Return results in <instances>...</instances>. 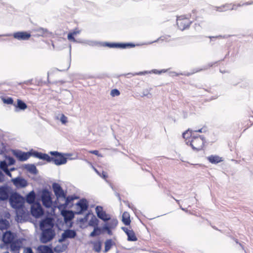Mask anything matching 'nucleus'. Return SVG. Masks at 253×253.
<instances>
[{
  "label": "nucleus",
  "instance_id": "obj_19",
  "mask_svg": "<svg viewBox=\"0 0 253 253\" xmlns=\"http://www.w3.org/2000/svg\"><path fill=\"white\" fill-rule=\"evenodd\" d=\"M14 239V234L11 231H6L3 234L2 241L5 244L11 243Z\"/></svg>",
  "mask_w": 253,
  "mask_h": 253
},
{
  "label": "nucleus",
  "instance_id": "obj_5",
  "mask_svg": "<svg viewBox=\"0 0 253 253\" xmlns=\"http://www.w3.org/2000/svg\"><path fill=\"white\" fill-rule=\"evenodd\" d=\"M190 17L194 19L195 16L194 14H190L187 16L181 15L177 17V25L180 30L183 31L190 26L191 24V21L189 19Z\"/></svg>",
  "mask_w": 253,
  "mask_h": 253
},
{
  "label": "nucleus",
  "instance_id": "obj_51",
  "mask_svg": "<svg viewBox=\"0 0 253 253\" xmlns=\"http://www.w3.org/2000/svg\"><path fill=\"white\" fill-rule=\"evenodd\" d=\"M3 171L5 172V173L7 175L9 176H11V173H10V171H9V170L8 169V168L6 169L5 170L4 169Z\"/></svg>",
  "mask_w": 253,
  "mask_h": 253
},
{
  "label": "nucleus",
  "instance_id": "obj_3",
  "mask_svg": "<svg viewBox=\"0 0 253 253\" xmlns=\"http://www.w3.org/2000/svg\"><path fill=\"white\" fill-rule=\"evenodd\" d=\"M41 233L40 235V241L43 244L51 241L55 236V231L53 229L46 228L40 229Z\"/></svg>",
  "mask_w": 253,
  "mask_h": 253
},
{
  "label": "nucleus",
  "instance_id": "obj_17",
  "mask_svg": "<svg viewBox=\"0 0 253 253\" xmlns=\"http://www.w3.org/2000/svg\"><path fill=\"white\" fill-rule=\"evenodd\" d=\"M30 153L23 152L20 151H15L13 152L14 155L20 161H26L29 158Z\"/></svg>",
  "mask_w": 253,
  "mask_h": 253
},
{
  "label": "nucleus",
  "instance_id": "obj_16",
  "mask_svg": "<svg viewBox=\"0 0 253 253\" xmlns=\"http://www.w3.org/2000/svg\"><path fill=\"white\" fill-rule=\"evenodd\" d=\"M53 229V223L51 218H46L42 220L40 223V229Z\"/></svg>",
  "mask_w": 253,
  "mask_h": 253
},
{
  "label": "nucleus",
  "instance_id": "obj_48",
  "mask_svg": "<svg viewBox=\"0 0 253 253\" xmlns=\"http://www.w3.org/2000/svg\"><path fill=\"white\" fill-rule=\"evenodd\" d=\"M149 95H150V94L147 89L143 90L142 93V96H147L148 97H149L148 96Z\"/></svg>",
  "mask_w": 253,
  "mask_h": 253
},
{
  "label": "nucleus",
  "instance_id": "obj_14",
  "mask_svg": "<svg viewBox=\"0 0 253 253\" xmlns=\"http://www.w3.org/2000/svg\"><path fill=\"white\" fill-rule=\"evenodd\" d=\"M77 208L79 209V211H76V213L78 214H82L84 211L87 210L88 208V205L86 200L82 199L79 201L77 204Z\"/></svg>",
  "mask_w": 253,
  "mask_h": 253
},
{
  "label": "nucleus",
  "instance_id": "obj_20",
  "mask_svg": "<svg viewBox=\"0 0 253 253\" xmlns=\"http://www.w3.org/2000/svg\"><path fill=\"white\" fill-rule=\"evenodd\" d=\"M61 214L64 217L66 223L71 221L74 217V214L71 211L63 210L61 211Z\"/></svg>",
  "mask_w": 253,
  "mask_h": 253
},
{
  "label": "nucleus",
  "instance_id": "obj_32",
  "mask_svg": "<svg viewBox=\"0 0 253 253\" xmlns=\"http://www.w3.org/2000/svg\"><path fill=\"white\" fill-rule=\"evenodd\" d=\"M25 169L29 171L30 173L36 174L37 173L38 171L36 166L34 165H27L25 166Z\"/></svg>",
  "mask_w": 253,
  "mask_h": 253
},
{
  "label": "nucleus",
  "instance_id": "obj_12",
  "mask_svg": "<svg viewBox=\"0 0 253 253\" xmlns=\"http://www.w3.org/2000/svg\"><path fill=\"white\" fill-rule=\"evenodd\" d=\"M245 4H248L247 3H244L242 4H239L237 5L236 4L231 5V4H226L221 6L215 7V10L217 11L222 12L228 10H236L237 7H240Z\"/></svg>",
  "mask_w": 253,
  "mask_h": 253
},
{
  "label": "nucleus",
  "instance_id": "obj_2",
  "mask_svg": "<svg viewBox=\"0 0 253 253\" xmlns=\"http://www.w3.org/2000/svg\"><path fill=\"white\" fill-rule=\"evenodd\" d=\"M9 201L11 206L13 209L20 210L24 207L25 199L18 193L12 191L9 197Z\"/></svg>",
  "mask_w": 253,
  "mask_h": 253
},
{
  "label": "nucleus",
  "instance_id": "obj_46",
  "mask_svg": "<svg viewBox=\"0 0 253 253\" xmlns=\"http://www.w3.org/2000/svg\"><path fill=\"white\" fill-rule=\"evenodd\" d=\"M29 153H30V154H29V157L30 156H33L34 157L37 158L39 152L36 151H31L29 152Z\"/></svg>",
  "mask_w": 253,
  "mask_h": 253
},
{
  "label": "nucleus",
  "instance_id": "obj_45",
  "mask_svg": "<svg viewBox=\"0 0 253 253\" xmlns=\"http://www.w3.org/2000/svg\"><path fill=\"white\" fill-rule=\"evenodd\" d=\"M7 160L8 161L7 165L9 166L14 165L15 162L14 159L11 157H9L8 158H7Z\"/></svg>",
  "mask_w": 253,
  "mask_h": 253
},
{
  "label": "nucleus",
  "instance_id": "obj_59",
  "mask_svg": "<svg viewBox=\"0 0 253 253\" xmlns=\"http://www.w3.org/2000/svg\"><path fill=\"white\" fill-rule=\"evenodd\" d=\"M79 33H80L79 31H74L72 33V34H73L74 35H76L77 34H79Z\"/></svg>",
  "mask_w": 253,
  "mask_h": 253
},
{
  "label": "nucleus",
  "instance_id": "obj_15",
  "mask_svg": "<svg viewBox=\"0 0 253 253\" xmlns=\"http://www.w3.org/2000/svg\"><path fill=\"white\" fill-rule=\"evenodd\" d=\"M14 38L19 41L28 40L31 37V34L26 32H17L13 34Z\"/></svg>",
  "mask_w": 253,
  "mask_h": 253
},
{
  "label": "nucleus",
  "instance_id": "obj_25",
  "mask_svg": "<svg viewBox=\"0 0 253 253\" xmlns=\"http://www.w3.org/2000/svg\"><path fill=\"white\" fill-rule=\"evenodd\" d=\"M167 71H168V70H165V69H163L160 71H158L156 69H154L149 72L147 71L140 72L139 73H135L133 75H145L147 73H151L156 74H160L162 73H165Z\"/></svg>",
  "mask_w": 253,
  "mask_h": 253
},
{
  "label": "nucleus",
  "instance_id": "obj_4",
  "mask_svg": "<svg viewBox=\"0 0 253 253\" xmlns=\"http://www.w3.org/2000/svg\"><path fill=\"white\" fill-rule=\"evenodd\" d=\"M205 142V140L203 136L193 135L191 140L186 141V144L190 145L194 150L199 151L203 148Z\"/></svg>",
  "mask_w": 253,
  "mask_h": 253
},
{
  "label": "nucleus",
  "instance_id": "obj_29",
  "mask_svg": "<svg viewBox=\"0 0 253 253\" xmlns=\"http://www.w3.org/2000/svg\"><path fill=\"white\" fill-rule=\"evenodd\" d=\"M122 221L126 225L130 224V220L129 214L127 212H124L122 215Z\"/></svg>",
  "mask_w": 253,
  "mask_h": 253
},
{
  "label": "nucleus",
  "instance_id": "obj_56",
  "mask_svg": "<svg viewBox=\"0 0 253 253\" xmlns=\"http://www.w3.org/2000/svg\"><path fill=\"white\" fill-rule=\"evenodd\" d=\"M102 174V177L104 178H106L107 177L106 173L105 172L103 171Z\"/></svg>",
  "mask_w": 253,
  "mask_h": 253
},
{
  "label": "nucleus",
  "instance_id": "obj_39",
  "mask_svg": "<svg viewBox=\"0 0 253 253\" xmlns=\"http://www.w3.org/2000/svg\"><path fill=\"white\" fill-rule=\"evenodd\" d=\"M101 233V228L99 227L94 228L93 231L90 234V236L93 237Z\"/></svg>",
  "mask_w": 253,
  "mask_h": 253
},
{
  "label": "nucleus",
  "instance_id": "obj_40",
  "mask_svg": "<svg viewBox=\"0 0 253 253\" xmlns=\"http://www.w3.org/2000/svg\"><path fill=\"white\" fill-rule=\"evenodd\" d=\"M120 94V92L117 89H113L111 91L110 95L112 97L117 96Z\"/></svg>",
  "mask_w": 253,
  "mask_h": 253
},
{
  "label": "nucleus",
  "instance_id": "obj_53",
  "mask_svg": "<svg viewBox=\"0 0 253 253\" xmlns=\"http://www.w3.org/2000/svg\"><path fill=\"white\" fill-rule=\"evenodd\" d=\"M169 76H170L171 77L177 76L179 75L178 74H177L175 72H169Z\"/></svg>",
  "mask_w": 253,
  "mask_h": 253
},
{
  "label": "nucleus",
  "instance_id": "obj_33",
  "mask_svg": "<svg viewBox=\"0 0 253 253\" xmlns=\"http://www.w3.org/2000/svg\"><path fill=\"white\" fill-rule=\"evenodd\" d=\"M37 158L46 161L47 162H50V160L51 159L50 157L48 154L41 152L39 153Z\"/></svg>",
  "mask_w": 253,
  "mask_h": 253
},
{
  "label": "nucleus",
  "instance_id": "obj_31",
  "mask_svg": "<svg viewBox=\"0 0 253 253\" xmlns=\"http://www.w3.org/2000/svg\"><path fill=\"white\" fill-rule=\"evenodd\" d=\"M9 226V223L5 219H0V230L6 229Z\"/></svg>",
  "mask_w": 253,
  "mask_h": 253
},
{
  "label": "nucleus",
  "instance_id": "obj_42",
  "mask_svg": "<svg viewBox=\"0 0 253 253\" xmlns=\"http://www.w3.org/2000/svg\"><path fill=\"white\" fill-rule=\"evenodd\" d=\"M111 228L107 225V224H104L103 227H102L103 230H105L107 231V233L109 235H112V231L111 230Z\"/></svg>",
  "mask_w": 253,
  "mask_h": 253
},
{
  "label": "nucleus",
  "instance_id": "obj_54",
  "mask_svg": "<svg viewBox=\"0 0 253 253\" xmlns=\"http://www.w3.org/2000/svg\"><path fill=\"white\" fill-rule=\"evenodd\" d=\"M122 229L126 233V234H127V233H128V232H130L131 230L128 229V228H126V227H122Z\"/></svg>",
  "mask_w": 253,
  "mask_h": 253
},
{
  "label": "nucleus",
  "instance_id": "obj_21",
  "mask_svg": "<svg viewBox=\"0 0 253 253\" xmlns=\"http://www.w3.org/2000/svg\"><path fill=\"white\" fill-rule=\"evenodd\" d=\"M34 31L38 33L39 36L46 37L51 35V33L46 28H37L34 30Z\"/></svg>",
  "mask_w": 253,
  "mask_h": 253
},
{
  "label": "nucleus",
  "instance_id": "obj_60",
  "mask_svg": "<svg viewBox=\"0 0 253 253\" xmlns=\"http://www.w3.org/2000/svg\"><path fill=\"white\" fill-rule=\"evenodd\" d=\"M221 37H222V36H217V37H210L209 38L211 39V38H221Z\"/></svg>",
  "mask_w": 253,
  "mask_h": 253
},
{
  "label": "nucleus",
  "instance_id": "obj_1",
  "mask_svg": "<svg viewBox=\"0 0 253 253\" xmlns=\"http://www.w3.org/2000/svg\"><path fill=\"white\" fill-rule=\"evenodd\" d=\"M53 157H50V162H52L56 166L65 164L67 157L72 156L70 153H62L58 151H50L49 153Z\"/></svg>",
  "mask_w": 253,
  "mask_h": 253
},
{
  "label": "nucleus",
  "instance_id": "obj_35",
  "mask_svg": "<svg viewBox=\"0 0 253 253\" xmlns=\"http://www.w3.org/2000/svg\"><path fill=\"white\" fill-rule=\"evenodd\" d=\"M98 223L99 220L96 217L94 216L90 219L88 224L89 226L94 228L95 227H98Z\"/></svg>",
  "mask_w": 253,
  "mask_h": 253
},
{
  "label": "nucleus",
  "instance_id": "obj_26",
  "mask_svg": "<svg viewBox=\"0 0 253 253\" xmlns=\"http://www.w3.org/2000/svg\"><path fill=\"white\" fill-rule=\"evenodd\" d=\"M10 244V250L13 252H17L19 250L21 247V243L18 241H12Z\"/></svg>",
  "mask_w": 253,
  "mask_h": 253
},
{
  "label": "nucleus",
  "instance_id": "obj_37",
  "mask_svg": "<svg viewBox=\"0 0 253 253\" xmlns=\"http://www.w3.org/2000/svg\"><path fill=\"white\" fill-rule=\"evenodd\" d=\"M101 247L102 245L100 241L96 242L93 243V250L96 252H100L101 250Z\"/></svg>",
  "mask_w": 253,
  "mask_h": 253
},
{
  "label": "nucleus",
  "instance_id": "obj_27",
  "mask_svg": "<svg viewBox=\"0 0 253 253\" xmlns=\"http://www.w3.org/2000/svg\"><path fill=\"white\" fill-rule=\"evenodd\" d=\"M208 160L212 164H217L222 161V158L218 156L211 155L208 157Z\"/></svg>",
  "mask_w": 253,
  "mask_h": 253
},
{
  "label": "nucleus",
  "instance_id": "obj_58",
  "mask_svg": "<svg viewBox=\"0 0 253 253\" xmlns=\"http://www.w3.org/2000/svg\"><path fill=\"white\" fill-rule=\"evenodd\" d=\"M200 27V24H195V28L196 30H199V27Z\"/></svg>",
  "mask_w": 253,
  "mask_h": 253
},
{
  "label": "nucleus",
  "instance_id": "obj_52",
  "mask_svg": "<svg viewBox=\"0 0 253 253\" xmlns=\"http://www.w3.org/2000/svg\"><path fill=\"white\" fill-rule=\"evenodd\" d=\"M3 171L5 172V173L7 175L9 176H11V173H10V171H9V170L8 169V168L6 169L5 170L4 169Z\"/></svg>",
  "mask_w": 253,
  "mask_h": 253
},
{
  "label": "nucleus",
  "instance_id": "obj_55",
  "mask_svg": "<svg viewBox=\"0 0 253 253\" xmlns=\"http://www.w3.org/2000/svg\"><path fill=\"white\" fill-rule=\"evenodd\" d=\"M96 42H93V41H89L87 42V44L90 45H95L96 44Z\"/></svg>",
  "mask_w": 253,
  "mask_h": 253
},
{
  "label": "nucleus",
  "instance_id": "obj_44",
  "mask_svg": "<svg viewBox=\"0 0 253 253\" xmlns=\"http://www.w3.org/2000/svg\"><path fill=\"white\" fill-rule=\"evenodd\" d=\"M3 102L5 103V104H12L13 102V99L10 98V97H8L7 98H5V99H3Z\"/></svg>",
  "mask_w": 253,
  "mask_h": 253
},
{
  "label": "nucleus",
  "instance_id": "obj_28",
  "mask_svg": "<svg viewBox=\"0 0 253 253\" xmlns=\"http://www.w3.org/2000/svg\"><path fill=\"white\" fill-rule=\"evenodd\" d=\"M15 111L17 112L18 109L21 110H24L27 108V105L23 101L20 99L17 100V104L16 106Z\"/></svg>",
  "mask_w": 253,
  "mask_h": 253
},
{
  "label": "nucleus",
  "instance_id": "obj_9",
  "mask_svg": "<svg viewBox=\"0 0 253 253\" xmlns=\"http://www.w3.org/2000/svg\"><path fill=\"white\" fill-rule=\"evenodd\" d=\"M52 189L57 199L58 200H62L63 198H65L66 195L61 186L57 183H54L52 184Z\"/></svg>",
  "mask_w": 253,
  "mask_h": 253
},
{
  "label": "nucleus",
  "instance_id": "obj_43",
  "mask_svg": "<svg viewBox=\"0 0 253 253\" xmlns=\"http://www.w3.org/2000/svg\"><path fill=\"white\" fill-rule=\"evenodd\" d=\"M60 120L63 124H65L68 121V118L64 114H62Z\"/></svg>",
  "mask_w": 253,
  "mask_h": 253
},
{
  "label": "nucleus",
  "instance_id": "obj_11",
  "mask_svg": "<svg viewBox=\"0 0 253 253\" xmlns=\"http://www.w3.org/2000/svg\"><path fill=\"white\" fill-rule=\"evenodd\" d=\"M103 46H108L110 48H126L127 47H132L134 44L132 43H109L104 42L102 44Z\"/></svg>",
  "mask_w": 253,
  "mask_h": 253
},
{
  "label": "nucleus",
  "instance_id": "obj_57",
  "mask_svg": "<svg viewBox=\"0 0 253 253\" xmlns=\"http://www.w3.org/2000/svg\"><path fill=\"white\" fill-rule=\"evenodd\" d=\"M194 132H203V128H201V129H199L198 130H196L194 131Z\"/></svg>",
  "mask_w": 253,
  "mask_h": 253
},
{
  "label": "nucleus",
  "instance_id": "obj_7",
  "mask_svg": "<svg viewBox=\"0 0 253 253\" xmlns=\"http://www.w3.org/2000/svg\"><path fill=\"white\" fill-rule=\"evenodd\" d=\"M41 199L43 205L47 208L51 207L52 201L50 193L47 190H43L42 193Z\"/></svg>",
  "mask_w": 253,
  "mask_h": 253
},
{
  "label": "nucleus",
  "instance_id": "obj_6",
  "mask_svg": "<svg viewBox=\"0 0 253 253\" xmlns=\"http://www.w3.org/2000/svg\"><path fill=\"white\" fill-rule=\"evenodd\" d=\"M12 189L7 185L0 187V201H4L9 199Z\"/></svg>",
  "mask_w": 253,
  "mask_h": 253
},
{
  "label": "nucleus",
  "instance_id": "obj_36",
  "mask_svg": "<svg viewBox=\"0 0 253 253\" xmlns=\"http://www.w3.org/2000/svg\"><path fill=\"white\" fill-rule=\"evenodd\" d=\"M112 244V240L111 239H108L105 241V252H107L111 249Z\"/></svg>",
  "mask_w": 253,
  "mask_h": 253
},
{
  "label": "nucleus",
  "instance_id": "obj_62",
  "mask_svg": "<svg viewBox=\"0 0 253 253\" xmlns=\"http://www.w3.org/2000/svg\"><path fill=\"white\" fill-rule=\"evenodd\" d=\"M67 96H71V94L70 92H67Z\"/></svg>",
  "mask_w": 253,
  "mask_h": 253
},
{
  "label": "nucleus",
  "instance_id": "obj_34",
  "mask_svg": "<svg viewBox=\"0 0 253 253\" xmlns=\"http://www.w3.org/2000/svg\"><path fill=\"white\" fill-rule=\"evenodd\" d=\"M127 240L129 241H136L137 240V238L135 236L134 231L131 230L128 233H127Z\"/></svg>",
  "mask_w": 253,
  "mask_h": 253
},
{
  "label": "nucleus",
  "instance_id": "obj_10",
  "mask_svg": "<svg viewBox=\"0 0 253 253\" xmlns=\"http://www.w3.org/2000/svg\"><path fill=\"white\" fill-rule=\"evenodd\" d=\"M76 236V231L72 229H67L62 234L61 238L59 239V242H63L67 239H73Z\"/></svg>",
  "mask_w": 253,
  "mask_h": 253
},
{
  "label": "nucleus",
  "instance_id": "obj_41",
  "mask_svg": "<svg viewBox=\"0 0 253 253\" xmlns=\"http://www.w3.org/2000/svg\"><path fill=\"white\" fill-rule=\"evenodd\" d=\"M8 166L7 163L4 161L0 162V169L2 170L7 169Z\"/></svg>",
  "mask_w": 253,
  "mask_h": 253
},
{
  "label": "nucleus",
  "instance_id": "obj_24",
  "mask_svg": "<svg viewBox=\"0 0 253 253\" xmlns=\"http://www.w3.org/2000/svg\"><path fill=\"white\" fill-rule=\"evenodd\" d=\"M76 198V197H74L73 196H70L66 197V195L65 198H62V200L65 201V203L64 204H60L59 205V206L61 208H66L69 205V204L71 202H72Z\"/></svg>",
  "mask_w": 253,
  "mask_h": 253
},
{
  "label": "nucleus",
  "instance_id": "obj_64",
  "mask_svg": "<svg viewBox=\"0 0 253 253\" xmlns=\"http://www.w3.org/2000/svg\"><path fill=\"white\" fill-rule=\"evenodd\" d=\"M181 209L183 211H185V209L183 208H181L180 207Z\"/></svg>",
  "mask_w": 253,
  "mask_h": 253
},
{
  "label": "nucleus",
  "instance_id": "obj_61",
  "mask_svg": "<svg viewBox=\"0 0 253 253\" xmlns=\"http://www.w3.org/2000/svg\"><path fill=\"white\" fill-rule=\"evenodd\" d=\"M10 35H11L10 34H6V35H0V36H10Z\"/></svg>",
  "mask_w": 253,
  "mask_h": 253
},
{
  "label": "nucleus",
  "instance_id": "obj_22",
  "mask_svg": "<svg viewBox=\"0 0 253 253\" xmlns=\"http://www.w3.org/2000/svg\"><path fill=\"white\" fill-rule=\"evenodd\" d=\"M39 253H53L51 247L45 246L41 245L37 248Z\"/></svg>",
  "mask_w": 253,
  "mask_h": 253
},
{
  "label": "nucleus",
  "instance_id": "obj_18",
  "mask_svg": "<svg viewBox=\"0 0 253 253\" xmlns=\"http://www.w3.org/2000/svg\"><path fill=\"white\" fill-rule=\"evenodd\" d=\"M12 181L13 184L17 188H23L26 187L27 185V181L22 178L17 177L14 179H12Z\"/></svg>",
  "mask_w": 253,
  "mask_h": 253
},
{
  "label": "nucleus",
  "instance_id": "obj_13",
  "mask_svg": "<svg viewBox=\"0 0 253 253\" xmlns=\"http://www.w3.org/2000/svg\"><path fill=\"white\" fill-rule=\"evenodd\" d=\"M95 211L98 218L104 221H107L110 219L109 214H107L105 211L103 210V208L101 206H97L95 208Z\"/></svg>",
  "mask_w": 253,
  "mask_h": 253
},
{
  "label": "nucleus",
  "instance_id": "obj_63",
  "mask_svg": "<svg viewBox=\"0 0 253 253\" xmlns=\"http://www.w3.org/2000/svg\"><path fill=\"white\" fill-rule=\"evenodd\" d=\"M94 170L98 174L100 175V173H99V172L95 169H94Z\"/></svg>",
  "mask_w": 253,
  "mask_h": 253
},
{
  "label": "nucleus",
  "instance_id": "obj_50",
  "mask_svg": "<svg viewBox=\"0 0 253 253\" xmlns=\"http://www.w3.org/2000/svg\"><path fill=\"white\" fill-rule=\"evenodd\" d=\"M89 152L91 154H94L98 156H102L100 154H99V152L97 150H92V151H90Z\"/></svg>",
  "mask_w": 253,
  "mask_h": 253
},
{
  "label": "nucleus",
  "instance_id": "obj_30",
  "mask_svg": "<svg viewBox=\"0 0 253 253\" xmlns=\"http://www.w3.org/2000/svg\"><path fill=\"white\" fill-rule=\"evenodd\" d=\"M183 137L185 139V141H188L191 140V138L194 135L193 131L189 129L183 133Z\"/></svg>",
  "mask_w": 253,
  "mask_h": 253
},
{
  "label": "nucleus",
  "instance_id": "obj_8",
  "mask_svg": "<svg viewBox=\"0 0 253 253\" xmlns=\"http://www.w3.org/2000/svg\"><path fill=\"white\" fill-rule=\"evenodd\" d=\"M31 212L32 215L38 218L43 214V209L39 203H35L31 206Z\"/></svg>",
  "mask_w": 253,
  "mask_h": 253
},
{
  "label": "nucleus",
  "instance_id": "obj_47",
  "mask_svg": "<svg viewBox=\"0 0 253 253\" xmlns=\"http://www.w3.org/2000/svg\"><path fill=\"white\" fill-rule=\"evenodd\" d=\"M74 35L73 34H72V33H69L68 35V39L69 41L75 42H76V40L75 39V38L74 37Z\"/></svg>",
  "mask_w": 253,
  "mask_h": 253
},
{
  "label": "nucleus",
  "instance_id": "obj_38",
  "mask_svg": "<svg viewBox=\"0 0 253 253\" xmlns=\"http://www.w3.org/2000/svg\"><path fill=\"white\" fill-rule=\"evenodd\" d=\"M105 224H107V225L109 226V227H110L111 228L113 229L115 228L116 226L117 225L118 220L116 219L113 218L111 219L108 223H106Z\"/></svg>",
  "mask_w": 253,
  "mask_h": 253
},
{
  "label": "nucleus",
  "instance_id": "obj_49",
  "mask_svg": "<svg viewBox=\"0 0 253 253\" xmlns=\"http://www.w3.org/2000/svg\"><path fill=\"white\" fill-rule=\"evenodd\" d=\"M23 253H34L31 248H27L24 249Z\"/></svg>",
  "mask_w": 253,
  "mask_h": 253
},
{
  "label": "nucleus",
  "instance_id": "obj_23",
  "mask_svg": "<svg viewBox=\"0 0 253 253\" xmlns=\"http://www.w3.org/2000/svg\"><path fill=\"white\" fill-rule=\"evenodd\" d=\"M36 199V194L34 191H31L28 193L26 197V202L30 204H35L34 202Z\"/></svg>",
  "mask_w": 253,
  "mask_h": 253
}]
</instances>
